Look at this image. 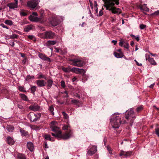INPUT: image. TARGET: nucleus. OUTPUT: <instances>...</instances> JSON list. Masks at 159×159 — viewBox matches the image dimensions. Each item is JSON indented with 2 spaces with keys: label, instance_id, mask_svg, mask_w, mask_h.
I'll return each mask as SVG.
<instances>
[{
  "label": "nucleus",
  "instance_id": "0e129e2a",
  "mask_svg": "<svg viewBox=\"0 0 159 159\" xmlns=\"http://www.w3.org/2000/svg\"><path fill=\"white\" fill-rule=\"evenodd\" d=\"M26 62V58H25L22 61V63L23 64H25Z\"/></svg>",
  "mask_w": 159,
  "mask_h": 159
},
{
  "label": "nucleus",
  "instance_id": "6ab92c4d",
  "mask_svg": "<svg viewBox=\"0 0 159 159\" xmlns=\"http://www.w3.org/2000/svg\"><path fill=\"white\" fill-rule=\"evenodd\" d=\"M51 24L52 26H55L58 25V22L56 19L53 18L51 21Z\"/></svg>",
  "mask_w": 159,
  "mask_h": 159
},
{
  "label": "nucleus",
  "instance_id": "0eeeda50",
  "mask_svg": "<svg viewBox=\"0 0 159 159\" xmlns=\"http://www.w3.org/2000/svg\"><path fill=\"white\" fill-rule=\"evenodd\" d=\"M90 149L88 151V154L91 156L94 154L97 151V147L96 146L91 145Z\"/></svg>",
  "mask_w": 159,
  "mask_h": 159
},
{
  "label": "nucleus",
  "instance_id": "c9c22d12",
  "mask_svg": "<svg viewBox=\"0 0 159 159\" xmlns=\"http://www.w3.org/2000/svg\"><path fill=\"white\" fill-rule=\"evenodd\" d=\"M18 89L20 91L22 92H26L24 88L21 86H18Z\"/></svg>",
  "mask_w": 159,
  "mask_h": 159
},
{
  "label": "nucleus",
  "instance_id": "e433bc0d",
  "mask_svg": "<svg viewBox=\"0 0 159 159\" xmlns=\"http://www.w3.org/2000/svg\"><path fill=\"white\" fill-rule=\"evenodd\" d=\"M18 37V35H17L14 34H13L12 35H10L9 37V38L10 39H16Z\"/></svg>",
  "mask_w": 159,
  "mask_h": 159
},
{
  "label": "nucleus",
  "instance_id": "a878e982",
  "mask_svg": "<svg viewBox=\"0 0 159 159\" xmlns=\"http://www.w3.org/2000/svg\"><path fill=\"white\" fill-rule=\"evenodd\" d=\"M18 159H26V158L24 154H19L18 155Z\"/></svg>",
  "mask_w": 159,
  "mask_h": 159
},
{
  "label": "nucleus",
  "instance_id": "09e8293b",
  "mask_svg": "<svg viewBox=\"0 0 159 159\" xmlns=\"http://www.w3.org/2000/svg\"><path fill=\"white\" fill-rule=\"evenodd\" d=\"M125 43V44L124 46V47L128 49L129 46V43L127 42Z\"/></svg>",
  "mask_w": 159,
  "mask_h": 159
},
{
  "label": "nucleus",
  "instance_id": "2eb2a0df",
  "mask_svg": "<svg viewBox=\"0 0 159 159\" xmlns=\"http://www.w3.org/2000/svg\"><path fill=\"white\" fill-rule=\"evenodd\" d=\"M36 84L39 87H43L45 85L46 83L43 80H38L36 81Z\"/></svg>",
  "mask_w": 159,
  "mask_h": 159
},
{
  "label": "nucleus",
  "instance_id": "603ef678",
  "mask_svg": "<svg viewBox=\"0 0 159 159\" xmlns=\"http://www.w3.org/2000/svg\"><path fill=\"white\" fill-rule=\"evenodd\" d=\"M156 134L159 137V129H157L156 130Z\"/></svg>",
  "mask_w": 159,
  "mask_h": 159
},
{
  "label": "nucleus",
  "instance_id": "f257e3e1",
  "mask_svg": "<svg viewBox=\"0 0 159 159\" xmlns=\"http://www.w3.org/2000/svg\"><path fill=\"white\" fill-rule=\"evenodd\" d=\"M112 118L110 120V122L112 127L114 128H118L121 123L125 124L129 122V120L131 118H134V111L132 108H131L126 111L125 118L122 117L121 115L118 113L113 114L112 116Z\"/></svg>",
  "mask_w": 159,
  "mask_h": 159
},
{
  "label": "nucleus",
  "instance_id": "774afa93",
  "mask_svg": "<svg viewBox=\"0 0 159 159\" xmlns=\"http://www.w3.org/2000/svg\"><path fill=\"white\" fill-rule=\"evenodd\" d=\"M75 96L77 97L78 98H80V96L79 94H78L77 93H76L75 95Z\"/></svg>",
  "mask_w": 159,
  "mask_h": 159
},
{
  "label": "nucleus",
  "instance_id": "aec40b11",
  "mask_svg": "<svg viewBox=\"0 0 159 159\" xmlns=\"http://www.w3.org/2000/svg\"><path fill=\"white\" fill-rule=\"evenodd\" d=\"M114 54L116 57L117 58H122L123 57L124 55L122 52L118 53L116 52H114Z\"/></svg>",
  "mask_w": 159,
  "mask_h": 159
},
{
  "label": "nucleus",
  "instance_id": "de8ad7c7",
  "mask_svg": "<svg viewBox=\"0 0 159 159\" xmlns=\"http://www.w3.org/2000/svg\"><path fill=\"white\" fill-rule=\"evenodd\" d=\"M79 101L77 100L73 99L71 100V102L74 103H79Z\"/></svg>",
  "mask_w": 159,
  "mask_h": 159
},
{
  "label": "nucleus",
  "instance_id": "052dcab7",
  "mask_svg": "<svg viewBox=\"0 0 159 159\" xmlns=\"http://www.w3.org/2000/svg\"><path fill=\"white\" fill-rule=\"evenodd\" d=\"M89 2H90V7L92 9H93V3H92V2L90 0H89Z\"/></svg>",
  "mask_w": 159,
  "mask_h": 159
},
{
  "label": "nucleus",
  "instance_id": "5fc2aeb1",
  "mask_svg": "<svg viewBox=\"0 0 159 159\" xmlns=\"http://www.w3.org/2000/svg\"><path fill=\"white\" fill-rule=\"evenodd\" d=\"M17 106L18 107V108L20 109H22L23 108V106L20 104H18L17 105Z\"/></svg>",
  "mask_w": 159,
  "mask_h": 159
},
{
  "label": "nucleus",
  "instance_id": "f3484780",
  "mask_svg": "<svg viewBox=\"0 0 159 159\" xmlns=\"http://www.w3.org/2000/svg\"><path fill=\"white\" fill-rule=\"evenodd\" d=\"M7 143L10 145H13L15 143L13 139L10 136L7 137Z\"/></svg>",
  "mask_w": 159,
  "mask_h": 159
},
{
  "label": "nucleus",
  "instance_id": "9b49d317",
  "mask_svg": "<svg viewBox=\"0 0 159 159\" xmlns=\"http://www.w3.org/2000/svg\"><path fill=\"white\" fill-rule=\"evenodd\" d=\"M29 116L30 120L32 121H36L38 119L37 115L33 113H30Z\"/></svg>",
  "mask_w": 159,
  "mask_h": 159
},
{
  "label": "nucleus",
  "instance_id": "39448f33",
  "mask_svg": "<svg viewBox=\"0 0 159 159\" xmlns=\"http://www.w3.org/2000/svg\"><path fill=\"white\" fill-rule=\"evenodd\" d=\"M39 1V0H31L27 2V6L33 9L35 8L38 4Z\"/></svg>",
  "mask_w": 159,
  "mask_h": 159
},
{
  "label": "nucleus",
  "instance_id": "4be33fe9",
  "mask_svg": "<svg viewBox=\"0 0 159 159\" xmlns=\"http://www.w3.org/2000/svg\"><path fill=\"white\" fill-rule=\"evenodd\" d=\"M53 81L52 80L49 79L47 81V89H50L52 85Z\"/></svg>",
  "mask_w": 159,
  "mask_h": 159
},
{
  "label": "nucleus",
  "instance_id": "1a4fd4ad",
  "mask_svg": "<svg viewBox=\"0 0 159 159\" xmlns=\"http://www.w3.org/2000/svg\"><path fill=\"white\" fill-rule=\"evenodd\" d=\"M62 129L63 130H66L67 131L64 134H69L70 132L71 133V135L70 136V138L72 136L73 132L70 129V125L68 124L67 125H63Z\"/></svg>",
  "mask_w": 159,
  "mask_h": 159
},
{
  "label": "nucleus",
  "instance_id": "4c0bfd02",
  "mask_svg": "<svg viewBox=\"0 0 159 159\" xmlns=\"http://www.w3.org/2000/svg\"><path fill=\"white\" fill-rule=\"evenodd\" d=\"M49 110L50 112L52 113V115H54L53 111L54 110L53 107L52 106H51L49 107Z\"/></svg>",
  "mask_w": 159,
  "mask_h": 159
},
{
  "label": "nucleus",
  "instance_id": "6e6d98bb",
  "mask_svg": "<svg viewBox=\"0 0 159 159\" xmlns=\"http://www.w3.org/2000/svg\"><path fill=\"white\" fill-rule=\"evenodd\" d=\"M125 43V42H123V41H121L119 42V45L121 47H122L123 46V43Z\"/></svg>",
  "mask_w": 159,
  "mask_h": 159
},
{
  "label": "nucleus",
  "instance_id": "a18cd8bd",
  "mask_svg": "<svg viewBox=\"0 0 159 159\" xmlns=\"http://www.w3.org/2000/svg\"><path fill=\"white\" fill-rule=\"evenodd\" d=\"M152 15L157 16L159 15V10H157L154 13L151 14Z\"/></svg>",
  "mask_w": 159,
  "mask_h": 159
},
{
  "label": "nucleus",
  "instance_id": "58836bf2",
  "mask_svg": "<svg viewBox=\"0 0 159 159\" xmlns=\"http://www.w3.org/2000/svg\"><path fill=\"white\" fill-rule=\"evenodd\" d=\"M62 114L64 118L66 119H67L68 118V116L65 112L63 111L62 112Z\"/></svg>",
  "mask_w": 159,
  "mask_h": 159
},
{
  "label": "nucleus",
  "instance_id": "ea45409f",
  "mask_svg": "<svg viewBox=\"0 0 159 159\" xmlns=\"http://www.w3.org/2000/svg\"><path fill=\"white\" fill-rule=\"evenodd\" d=\"M44 138L46 139L49 140L50 141L51 140V138L50 136L49 135L47 134L45 135H44Z\"/></svg>",
  "mask_w": 159,
  "mask_h": 159
},
{
  "label": "nucleus",
  "instance_id": "37998d69",
  "mask_svg": "<svg viewBox=\"0 0 159 159\" xmlns=\"http://www.w3.org/2000/svg\"><path fill=\"white\" fill-rule=\"evenodd\" d=\"M61 83L62 87L64 88L66 87L65 82L63 80H62L61 82Z\"/></svg>",
  "mask_w": 159,
  "mask_h": 159
},
{
  "label": "nucleus",
  "instance_id": "393cba45",
  "mask_svg": "<svg viewBox=\"0 0 159 159\" xmlns=\"http://www.w3.org/2000/svg\"><path fill=\"white\" fill-rule=\"evenodd\" d=\"M140 8L141 10L143 11H149V9L145 5H142L140 7Z\"/></svg>",
  "mask_w": 159,
  "mask_h": 159
},
{
  "label": "nucleus",
  "instance_id": "69168bd1",
  "mask_svg": "<svg viewBox=\"0 0 159 159\" xmlns=\"http://www.w3.org/2000/svg\"><path fill=\"white\" fill-rule=\"evenodd\" d=\"M117 42V41L116 40H113L112 41V43H113L114 45H115L116 44Z\"/></svg>",
  "mask_w": 159,
  "mask_h": 159
},
{
  "label": "nucleus",
  "instance_id": "a19ab883",
  "mask_svg": "<svg viewBox=\"0 0 159 159\" xmlns=\"http://www.w3.org/2000/svg\"><path fill=\"white\" fill-rule=\"evenodd\" d=\"M28 37L29 39L32 40L34 41H35V38L34 36L33 35H30L28 36Z\"/></svg>",
  "mask_w": 159,
  "mask_h": 159
},
{
  "label": "nucleus",
  "instance_id": "2f4dec72",
  "mask_svg": "<svg viewBox=\"0 0 159 159\" xmlns=\"http://www.w3.org/2000/svg\"><path fill=\"white\" fill-rule=\"evenodd\" d=\"M34 76L33 75H28L25 79L26 81H28L31 79H34Z\"/></svg>",
  "mask_w": 159,
  "mask_h": 159
},
{
  "label": "nucleus",
  "instance_id": "72a5a7b5",
  "mask_svg": "<svg viewBox=\"0 0 159 159\" xmlns=\"http://www.w3.org/2000/svg\"><path fill=\"white\" fill-rule=\"evenodd\" d=\"M150 63L151 64L154 65H156L157 63L152 58H151L150 57Z\"/></svg>",
  "mask_w": 159,
  "mask_h": 159
},
{
  "label": "nucleus",
  "instance_id": "864d4df0",
  "mask_svg": "<svg viewBox=\"0 0 159 159\" xmlns=\"http://www.w3.org/2000/svg\"><path fill=\"white\" fill-rule=\"evenodd\" d=\"M125 152L123 151H121V153L120 154V156H122L123 155H125Z\"/></svg>",
  "mask_w": 159,
  "mask_h": 159
},
{
  "label": "nucleus",
  "instance_id": "cd10ccee",
  "mask_svg": "<svg viewBox=\"0 0 159 159\" xmlns=\"http://www.w3.org/2000/svg\"><path fill=\"white\" fill-rule=\"evenodd\" d=\"M38 79L43 78L45 79H46V76L41 73H39L38 74Z\"/></svg>",
  "mask_w": 159,
  "mask_h": 159
},
{
  "label": "nucleus",
  "instance_id": "bf43d9fd",
  "mask_svg": "<svg viewBox=\"0 0 159 159\" xmlns=\"http://www.w3.org/2000/svg\"><path fill=\"white\" fill-rule=\"evenodd\" d=\"M134 61L136 62V64L137 65L139 66H141L142 65V64L141 63H139L136 60H134Z\"/></svg>",
  "mask_w": 159,
  "mask_h": 159
},
{
  "label": "nucleus",
  "instance_id": "c85d7f7f",
  "mask_svg": "<svg viewBox=\"0 0 159 159\" xmlns=\"http://www.w3.org/2000/svg\"><path fill=\"white\" fill-rule=\"evenodd\" d=\"M36 87L35 86H32L31 88V93L34 94V92L36 90Z\"/></svg>",
  "mask_w": 159,
  "mask_h": 159
},
{
  "label": "nucleus",
  "instance_id": "9d476101",
  "mask_svg": "<svg viewBox=\"0 0 159 159\" xmlns=\"http://www.w3.org/2000/svg\"><path fill=\"white\" fill-rule=\"evenodd\" d=\"M39 57L43 60L49 62H51V60L49 57H47L45 54L42 53H39L38 55Z\"/></svg>",
  "mask_w": 159,
  "mask_h": 159
},
{
  "label": "nucleus",
  "instance_id": "f704fd0d",
  "mask_svg": "<svg viewBox=\"0 0 159 159\" xmlns=\"http://www.w3.org/2000/svg\"><path fill=\"white\" fill-rule=\"evenodd\" d=\"M5 23L8 25H11L13 24L12 22L10 20H6L5 21Z\"/></svg>",
  "mask_w": 159,
  "mask_h": 159
},
{
  "label": "nucleus",
  "instance_id": "c756f323",
  "mask_svg": "<svg viewBox=\"0 0 159 159\" xmlns=\"http://www.w3.org/2000/svg\"><path fill=\"white\" fill-rule=\"evenodd\" d=\"M20 95L21 98L23 100L25 101H27L28 100V98L25 95L23 94H20Z\"/></svg>",
  "mask_w": 159,
  "mask_h": 159
},
{
  "label": "nucleus",
  "instance_id": "ddd939ff",
  "mask_svg": "<svg viewBox=\"0 0 159 159\" xmlns=\"http://www.w3.org/2000/svg\"><path fill=\"white\" fill-rule=\"evenodd\" d=\"M29 108L31 110L35 111L39 110L40 109V107L38 105L35 104L30 106Z\"/></svg>",
  "mask_w": 159,
  "mask_h": 159
},
{
  "label": "nucleus",
  "instance_id": "7ed1b4c3",
  "mask_svg": "<svg viewBox=\"0 0 159 159\" xmlns=\"http://www.w3.org/2000/svg\"><path fill=\"white\" fill-rule=\"evenodd\" d=\"M119 0H105L104 6L107 10L111 11L112 13H120V9L119 8L114 7L115 4L118 5L119 3Z\"/></svg>",
  "mask_w": 159,
  "mask_h": 159
},
{
  "label": "nucleus",
  "instance_id": "c03bdc74",
  "mask_svg": "<svg viewBox=\"0 0 159 159\" xmlns=\"http://www.w3.org/2000/svg\"><path fill=\"white\" fill-rule=\"evenodd\" d=\"M107 149L109 152V153L111 154H112V151L111 149V148L109 146H107Z\"/></svg>",
  "mask_w": 159,
  "mask_h": 159
},
{
  "label": "nucleus",
  "instance_id": "e2e57ef3",
  "mask_svg": "<svg viewBox=\"0 0 159 159\" xmlns=\"http://www.w3.org/2000/svg\"><path fill=\"white\" fill-rule=\"evenodd\" d=\"M134 39L137 40V41H139V36H137L134 38Z\"/></svg>",
  "mask_w": 159,
  "mask_h": 159
},
{
  "label": "nucleus",
  "instance_id": "a211bd4d",
  "mask_svg": "<svg viewBox=\"0 0 159 159\" xmlns=\"http://www.w3.org/2000/svg\"><path fill=\"white\" fill-rule=\"evenodd\" d=\"M20 132L21 133L22 136H26L29 135L28 132L25 130L22 129H20Z\"/></svg>",
  "mask_w": 159,
  "mask_h": 159
},
{
  "label": "nucleus",
  "instance_id": "7c9ffc66",
  "mask_svg": "<svg viewBox=\"0 0 159 159\" xmlns=\"http://www.w3.org/2000/svg\"><path fill=\"white\" fill-rule=\"evenodd\" d=\"M20 14L21 16H24L27 15V13L25 12L24 10H21L20 11Z\"/></svg>",
  "mask_w": 159,
  "mask_h": 159
},
{
  "label": "nucleus",
  "instance_id": "f03ea898",
  "mask_svg": "<svg viewBox=\"0 0 159 159\" xmlns=\"http://www.w3.org/2000/svg\"><path fill=\"white\" fill-rule=\"evenodd\" d=\"M57 123V122L55 121H52L51 122L52 124L53 125L51 127L52 130L55 133H52V135L55 137L57 138L58 139H69L71 133L70 132L68 134H66L62 135L61 131L59 129V128L55 125Z\"/></svg>",
  "mask_w": 159,
  "mask_h": 159
},
{
  "label": "nucleus",
  "instance_id": "4468645a",
  "mask_svg": "<svg viewBox=\"0 0 159 159\" xmlns=\"http://www.w3.org/2000/svg\"><path fill=\"white\" fill-rule=\"evenodd\" d=\"M57 41L49 40L44 45L46 47H48L55 44L57 43Z\"/></svg>",
  "mask_w": 159,
  "mask_h": 159
},
{
  "label": "nucleus",
  "instance_id": "338daca9",
  "mask_svg": "<svg viewBox=\"0 0 159 159\" xmlns=\"http://www.w3.org/2000/svg\"><path fill=\"white\" fill-rule=\"evenodd\" d=\"M1 25L2 26V27H3L4 28H6L7 29H8V28L7 27L6 25H5L4 24H2Z\"/></svg>",
  "mask_w": 159,
  "mask_h": 159
},
{
  "label": "nucleus",
  "instance_id": "dca6fc26",
  "mask_svg": "<svg viewBox=\"0 0 159 159\" xmlns=\"http://www.w3.org/2000/svg\"><path fill=\"white\" fill-rule=\"evenodd\" d=\"M27 146L28 148L31 152H33L34 150V147L33 143L31 142H27Z\"/></svg>",
  "mask_w": 159,
  "mask_h": 159
},
{
  "label": "nucleus",
  "instance_id": "6e6552de",
  "mask_svg": "<svg viewBox=\"0 0 159 159\" xmlns=\"http://www.w3.org/2000/svg\"><path fill=\"white\" fill-rule=\"evenodd\" d=\"M71 71L78 74H84L85 73V71L83 69H80L76 67H73L71 68Z\"/></svg>",
  "mask_w": 159,
  "mask_h": 159
},
{
  "label": "nucleus",
  "instance_id": "4d7b16f0",
  "mask_svg": "<svg viewBox=\"0 0 159 159\" xmlns=\"http://www.w3.org/2000/svg\"><path fill=\"white\" fill-rule=\"evenodd\" d=\"M103 12L102 10H101L99 13V16H101L102 15Z\"/></svg>",
  "mask_w": 159,
  "mask_h": 159
},
{
  "label": "nucleus",
  "instance_id": "3c124183",
  "mask_svg": "<svg viewBox=\"0 0 159 159\" xmlns=\"http://www.w3.org/2000/svg\"><path fill=\"white\" fill-rule=\"evenodd\" d=\"M37 18L38 19L37 20V22L41 21L42 19V16H41L39 17H37Z\"/></svg>",
  "mask_w": 159,
  "mask_h": 159
},
{
  "label": "nucleus",
  "instance_id": "49530a36",
  "mask_svg": "<svg viewBox=\"0 0 159 159\" xmlns=\"http://www.w3.org/2000/svg\"><path fill=\"white\" fill-rule=\"evenodd\" d=\"M146 27V25L142 24L140 25L139 27L141 29H144Z\"/></svg>",
  "mask_w": 159,
  "mask_h": 159
},
{
  "label": "nucleus",
  "instance_id": "20e7f679",
  "mask_svg": "<svg viewBox=\"0 0 159 159\" xmlns=\"http://www.w3.org/2000/svg\"><path fill=\"white\" fill-rule=\"evenodd\" d=\"M69 61L70 65L79 67L83 66L85 64L83 61L79 58L70 59L69 60Z\"/></svg>",
  "mask_w": 159,
  "mask_h": 159
},
{
  "label": "nucleus",
  "instance_id": "473e14b6",
  "mask_svg": "<svg viewBox=\"0 0 159 159\" xmlns=\"http://www.w3.org/2000/svg\"><path fill=\"white\" fill-rule=\"evenodd\" d=\"M143 109V107L142 106H140L137 107L136 109V112L139 113Z\"/></svg>",
  "mask_w": 159,
  "mask_h": 159
},
{
  "label": "nucleus",
  "instance_id": "5701e85b",
  "mask_svg": "<svg viewBox=\"0 0 159 159\" xmlns=\"http://www.w3.org/2000/svg\"><path fill=\"white\" fill-rule=\"evenodd\" d=\"M33 27L31 25H27L24 28V31L25 32H28L32 29Z\"/></svg>",
  "mask_w": 159,
  "mask_h": 159
},
{
  "label": "nucleus",
  "instance_id": "f8f14e48",
  "mask_svg": "<svg viewBox=\"0 0 159 159\" xmlns=\"http://www.w3.org/2000/svg\"><path fill=\"white\" fill-rule=\"evenodd\" d=\"M15 1L14 3H11L8 4V6L10 8L14 9L17 7L18 1L17 0H15Z\"/></svg>",
  "mask_w": 159,
  "mask_h": 159
},
{
  "label": "nucleus",
  "instance_id": "b1692460",
  "mask_svg": "<svg viewBox=\"0 0 159 159\" xmlns=\"http://www.w3.org/2000/svg\"><path fill=\"white\" fill-rule=\"evenodd\" d=\"M8 131L9 132H12L14 129V127L11 125H8L7 128Z\"/></svg>",
  "mask_w": 159,
  "mask_h": 159
},
{
  "label": "nucleus",
  "instance_id": "13d9d810",
  "mask_svg": "<svg viewBox=\"0 0 159 159\" xmlns=\"http://www.w3.org/2000/svg\"><path fill=\"white\" fill-rule=\"evenodd\" d=\"M146 60H148L149 61V55L148 54L147 55L146 54Z\"/></svg>",
  "mask_w": 159,
  "mask_h": 159
},
{
  "label": "nucleus",
  "instance_id": "bb28decb",
  "mask_svg": "<svg viewBox=\"0 0 159 159\" xmlns=\"http://www.w3.org/2000/svg\"><path fill=\"white\" fill-rule=\"evenodd\" d=\"M62 70L63 71L66 72H69L71 71V69L69 67H64L62 68Z\"/></svg>",
  "mask_w": 159,
  "mask_h": 159
},
{
  "label": "nucleus",
  "instance_id": "680f3d73",
  "mask_svg": "<svg viewBox=\"0 0 159 159\" xmlns=\"http://www.w3.org/2000/svg\"><path fill=\"white\" fill-rule=\"evenodd\" d=\"M32 14L33 15V16H38V13L36 12H33L32 13Z\"/></svg>",
  "mask_w": 159,
  "mask_h": 159
},
{
  "label": "nucleus",
  "instance_id": "8fccbe9b",
  "mask_svg": "<svg viewBox=\"0 0 159 159\" xmlns=\"http://www.w3.org/2000/svg\"><path fill=\"white\" fill-rule=\"evenodd\" d=\"M37 18L38 19L37 20V22L41 21L42 19V16H41L39 17H37Z\"/></svg>",
  "mask_w": 159,
  "mask_h": 159
},
{
  "label": "nucleus",
  "instance_id": "79ce46f5",
  "mask_svg": "<svg viewBox=\"0 0 159 159\" xmlns=\"http://www.w3.org/2000/svg\"><path fill=\"white\" fill-rule=\"evenodd\" d=\"M125 156L127 157L128 156L131 155L132 153V151H129L125 152Z\"/></svg>",
  "mask_w": 159,
  "mask_h": 159
},
{
  "label": "nucleus",
  "instance_id": "412c9836",
  "mask_svg": "<svg viewBox=\"0 0 159 159\" xmlns=\"http://www.w3.org/2000/svg\"><path fill=\"white\" fill-rule=\"evenodd\" d=\"M29 20L31 21L37 22L38 19L37 17H35L32 15H30L29 17Z\"/></svg>",
  "mask_w": 159,
  "mask_h": 159
},
{
  "label": "nucleus",
  "instance_id": "423d86ee",
  "mask_svg": "<svg viewBox=\"0 0 159 159\" xmlns=\"http://www.w3.org/2000/svg\"><path fill=\"white\" fill-rule=\"evenodd\" d=\"M44 39H52L55 35V34L51 31L46 32L44 35Z\"/></svg>",
  "mask_w": 159,
  "mask_h": 159
}]
</instances>
